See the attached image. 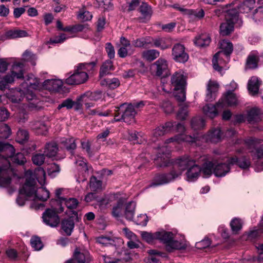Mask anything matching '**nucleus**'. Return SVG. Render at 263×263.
Masks as SVG:
<instances>
[{
	"label": "nucleus",
	"mask_w": 263,
	"mask_h": 263,
	"mask_svg": "<svg viewBox=\"0 0 263 263\" xmlns=\"http://www.w3.org/2000/svg\"><path fill=\"white\" fill-rule=\"evenodd\" d=\"M196 138L195 136L180 134L167 139L164 143L166 145L159 148V154L155 160L156 163L160 167L168 165L170 150L167 148V144H171L170 147H171L183 141L189 143L194 142Z\"/></svg>",
	"instance_id": "1"
},
{
	"label": "nucleus",
	"mask_w": 263,
	"mask_h": 263,
	"mask_svg": "<svg viewBox=\"0 0 263 263\" xmlns=\"http://www.w3.org/2000/svg\"><path fill=\"white\" fill-rule=\"evenodd\" d=\"M35 176L37 181L41 185L45 184L46 173L43 168L38 167L33 171L29 170L25 172L26 182L22 187L20 190V195L16 199L17 204L21 206L25 204L27 198H32L31 196L27 195L30 189L32 188V183H30V178L32 176Z\"/></svg>",
	"instance_id": "2"
},
{
	"label": "nucleus",
	"mask_w": 263,
	"mask_h": 263,
	"mask_svg": "<svg viewBox=\"0 0 263 263\" xmlns=\"http://www.w3.org/2000/svg\"><path fill=\"white\" fill-rule=\"evenodd\" d=\"M223 162H215L213 173L217 177L225 176L230 170L231 165L236 164L242 169L248 168L250 165L249 160L245 157L235 156L222 159Z\"/></svg>",
	"instance_id": "3"
},
{
	"label": "nucleus",
	"mask_w": 263,
	"mask_h": 263,
	"mask_svg": "<svg viewBox=\"0 0 263 263\" xmlns=\"http://www.w3.org/2000/svg\"><path fill=\"white\" fill-rule=\"evenodd\" d=\"M96 65L95 62L79 64L74 72L65 80V83L68 85H78L85 82L88 77L86 71L92 70Z\"/></svg>",
	"instance_id": "4"
},
{
	"label": "nucleus",
	"mask_w": 263,
	"mask_h": 263,
	"mask_svg": "<svg viewBox=\"0 0 263 263\" xmlns=\"http://www.w3.org/2000/svg\"><path fill=\"white\" fill-rule=\"evenodd\" d=\"M115 111L116 114L113 121L117 122L123 120L128 124L134 123L136 122L135 116L137 114V111L132 107V105H126V104L123 103L119 107H116Z\"/></svg>",
	"instance_id": "5"
},
{
	"label": "nucleus",
	"mask_w": 263,
	"mask_h": 263,
	"mask_svg": "<svg viewBox=\"0 0 263 263\" xmlns=\"http://www.w3.org/2000/svg\"><path fill=\"white\" fill-rule=\"evenodd\" d=\"M237 6L232 9L226 10L225 21L221 23L220 26V33L222 35L225 36L230 34L234 29V24L238 20Z\"/></svg>",
	"instance_id": "6"
},
{
	"label": "nucleus",
	"mask_w": 263,
	"mask_h": 263,
	"mask_svg": "<svg viewBox=\"0 0 263 263\" xmlns=\"http://www.w3.org/2000/svg\"><path fill=\"white\" fill-rule=\"evenodd\" d=\"M64 211V207L60 205V207L55 206L53 209H48L43 213L42 218L43 222L51 227H56L60 223V218L58 213Z\"/></svg>",
	"instance_id": "7"
},
{
	"label": "nucleus",
	"mask_w": 263,
	"mask_h": 263,
	"mask_svg": "<svg viewBox=\"0 0 263 263\" xmlns=\"http://www.w3.org/2000/svg\"><path fill=\"white\" fill-rule=\"evenodd\" d=\"M24 97L27 100H32L35 98V95L32 90H36L40 88V82L38 79L33 75L28 77L25 81L22 84Z\"/></svg>",
	"instance_id": "8"
},
{
	"label": "nucleus",
	"mask_w": 263,
	"mask_h": 263,
	"mask_svg": "<svg viewBox=\"0 0 263 263\" xmlns=\"http://www.w3.org/2000/svg\"><path fill=\"white\" fill-rule=\"evenodd\" d=\"M0 152H5L7 158L11 159V160L17 164L22 165L26 161L24 155L21 153H18L14 155L15 149L14 147L8 143H0ZM2 158L0 155V159Z\"/></svg>",
	"instance_id": "9"
},
{
	"label": "nucleus",
	"mask_w": 263,
	"mask_h": 263,
	"mask_svg": "<svg viewBox=\"0 0 263 263\" xmlns=\"http://www.w3.org/2000/svg\"><path fill=\"white\" fill-rule=\"evenodd\" d=\"M37 180L36 177L32 176L30 178V183H32V188L27 192V195L31 196L32 199L34 200H39L41 201H46L49 197V192L45 187H41L36 189V181Z\"/></svg>",
	"instance_id": "10"
},
{
	"label": "nucleus",
	"mask_w": 263,
	"mask_h": 263,
	"mask_svg": "<svg viewBox=\"0 0 263 263\" xmlns=\"http://www.w3.org/2000/svg\"><path fill=\"white\" fill-rule=\"evenodd\" d=\"M180 175H181V173H176L175 171H173L168 174H159L155 177L153 182L149 185V186H156L167 184L174 181Z\"/></svg>",
	"instance_id": "11"
},
{
	"label": "nucleus",
	"mask_w": 263,
	"mask_h": 263,
	"mask_svg": "<svg viewBox=\"0 0 263 263\" xmlns=\"http://www.w3.org/2000/svg\"><path fill=\"white\" fill-rule=\"evenodd\" d=\"M6 164L0 167V186H7L11 182L12 171L10 168L9 161L5 159Z\"/></svg>",
	"instance_id": "12"
},
{
	"label": "nucleus",
	"mask_w": 263,
	"mask_h": 263,
	"mask_svg": "<svg viewBox=\"0 0 263 263\" xmlns=\"http://www.w3.org/2000/svg\"><path fill=\"white\" fill-rule=\"evenodd\" d=\"M172 55L175 61L180 63H185L189 59V55L185 51L184 46L180 44H176L173 46Z\"/></svg>",
	"instance_id": "13"
},
{
	"label": "nucleus",
	"mask_w": 263,
	"mask_h": 263,
	"mask_svg": "<svg viewBox=\"0 0 263 263\" xmlns=\"http://www.w3.org/2000/svg\"><path fill=\"white\" fill-rule=\"evenodd\" d=\"M255 5V2L254 0H246L241 4L238 2H235L232 4L226 5V7L228 9H232L233 7L237 6L236 9L237 10V14L238 12L247 13L254 8Z\"/></svg>",
	"instance_id": "14"
},
{
	"label": "nucleus",
	"mask_w": 263,
	"mask_h": 263,
	"mask_svg": "<svg viewBox=\"0 0 263 263\" xmlns=\"http://www.w3.org/2000/svg\"><path fill=\"white\" fill-rule=\"evenodd\" d=\"M174 123L172 122H167L156 127L152 133V140L155 141L159 137L172 132L174 129Z\"/></svg>",
	"instance_id": "15"
},
{
	"label": "nucleus",
	"mask_w": 263,
	"mask_h": 263,
	"mask_svg": "<svg viewBox=\"0 0 263 263\" xmlns=\"http://www.w3.org/2000/svg\"><path fill=\"white\" fill-rule=\"evenodd\" d=\"M171 88L173 90L185 88V78L181 71L176 72L171 77Z\"/></svg>",
	"instance_id": "16"
},
{
	"label": "nucleus",
	"mask_w": 263,
	"mask_h": 263,
	"mask_svg": "<svg viewBox=\"0 0 263 263\" xmlns=\"http://www.w3.org/2000/svg\"><path fill=\"white\" fill-rule=\"evenodd\" d=\"M152 69L157 76L166 75L168 71V66L167 61L159 58L152 65Z\"/></svg>",
	"instance_id": "17"
},
{
	"label": "nucleus",
	"mask_w": 263,
	"mask_h": 263,
	"mask_svg": "<svg viewBox=\"0 0 263 263\" xmlns=\"http://www.w3.org/2000/svg\"><path fill=\"white\" fill-rule=\"evenodd\" d=\"M223 108L226 106L236 105L238 103V98L232 91H228L219 100Z\"/></svg>",
	"instance_id": "18"
},
{
	"label": "nucleus",
	"mask_w": 263,
	"mask_h": 263,
	"mask_svg": "<svg viewBox=\"0 0 263 263\" xmlns=\"http://www.w3.org/2000/svg\"><path fill=\"white\" fill-rule=\"evenodd\" d=\"M221 102H218L216 105L206 104L203 106L202 110L203 113L208 117L213 118L216 117L218 112L223 109V106L221 105Z\"/></svg>",
	"instance_id": "19"
},
{
	"label": "nucleus",
	"mask_w": 263,
	"mask_h": 263,
	"mask_svg": "<svg viewBox=\"0 0 263 263\" xmlns=\"http://www.w3.org/2000/svg\"><path fill=\"white\" fill-rule=\"evenodd\" d=\"M63 82L59 79H48L43 82V87L50 91H60L63 85Z\"/></svg>",
	"instance_id": "20"
},
{
	"label": "nucleus",
	"mask_w": 263,
	"mask_h": 263,
	"mask_svg": "<svg viewBox=\"0 0 263 263\" xmlns=\"http://www.w3.org/2000/svg\"><path fill=\"white\" fill-rule=\"evenodd\" d=\"M195 163V162L188 156H184L176 160L175 164V167L178 168L180 171L176 173H182V172L186 168L190 167Z\"/></svg>",
	"instance_id": "21"
},
{
	"label": "nucleus",
	"mask_w": 263,
	"mask_h": 263,
	"mask_svg": "<svg viewBox=\"0 0 263 263\" xmlns=\"http://www.w3.org/2000/svg\"><path fill=\"white\" fill-rule=\"evenodd\" d=\"M126 199L124 198H120L118 199L117 203L114 205L112 209V215L116 218H119L124 213V203Z\"/></svg>",
	"instance_id": "22"
},
{
	"label": "nucleus",
	"mask_w": 263,
	"mask_h": 263,
	"mask_svg": "<svg viewBox=\"0 0 263 263\" xmlns=\"http://www.w3.org/2000/svg\"><path fill=\"white\" fill-rule=\"evenodd\" d=\"M261 84V81L256 77H252L249 80L248 84V88L249 93L252 96L258 93L259 88Z\"/></svg>",
	"instance_id": "23"
},
{
	"label": "nucleus",
	"mask_w": 263,
	"mask_h": 263,
	"mask_svg": "<svg viewBox=\"0 0 263 263\" xmlns=\"http://www.w3.org/2000/svg\"><path fill=\"white\" fill-rule=\"evenodd\" d=\"M187 247V243L183 237H182L179 240L174 239V237L171 240L167 249L168 251L172 249L181 250L184 249Z\"/></svg>",
	"instance_id": "24"
},
{
	"label": "nucleus",
	"mask_w": 263,
	"mask_h": 263,
	"mask_svg": "<svg viewBox=\"0 0 263 263\" xmlns=\"http://www.w3.org/2000/svg\"><path fill=\"white\" fill-rule=\"evenodd\" d=\"M218 84L216 82L210 80L207 85L206 100L212 101L215 98V92L218 90Z\"/></svg>",
	"instance_id": "25"
},
{
	"label": "nucleus",
	"mask_w": 263,
	"mask_h": 263,
	"mask_svg": "<svg viewBox=\"0 0 263 263\" xmlns=\"http://www.w3.org/2000/svg\"><path fill=\"white\" fill-rule=\"evenodd\" d=\"M222 52H218L214 56L212 60L213 67L214 69L220 73L222 71V68L224 65V61L223 59Z\"/></svg>",
	"instance_id": "26"
},
{
	"label": "nucleus",
	"mask_w": 263,
	"mask_h": 263,
	"mask_svg": "<svg viewBox=\"0 0 263 263\" xmlns=\"http://www.w3.org/2000/svg\"><path fill=\"white\" fill-rule=\"evenodd\" d=\"M157 240L164 243L166 247L170 243L171 240L174 238V235L171 232H167L165 230L157 231Z\"/></svg>",
	"instance_id": "27"
},
{
	"label": "nucleus",
	"mask_w": 263,
	"mask_h": 263,
	"mask_svg": "<svg viewBox=\"0 0 263 263\" xmlns=\"http://www.w3.org/2000/svg\"><path fill=\"white\" fill-rule=\"evenodd\" d=\"M139 11L142 16L140 18L142 22H145L149 20L152 14V10L151 7L145 3H143L141 5L139 8Z\"/></svg>",
	"instance_id": "28"
},
{
	"label": "nucleus",
	"mask_w": 263,
	"mask_h": 263,
	"mask_svg": "<svg viewBox=\"0 0 263 263\" xmlns=\"http://www.w3.org/2000/svg\"><path fill=\"white\" fill-rule=\"evenodd\" d=\"M200 172H201L200 167L195 163H193V164L189 167L186 172L187 180L191 181H194L199 176Z\"/></svg>",
	"instance_id": "29"
},
{
	"label": "nucleus",
	"mask_w": 263,
	"mask_h": 263,
	"mask_svg": "<svg viewBox=\"0 0 263 263\" xmlns=\"http://www.w3.org/2000/svg\"><path fill=\"white\" fill-rule=\"evenodd\" d=\"M58 151L57 144L54 142L47 143L44 148V154L48 157L55 156Z\"/></svg>",
	"instance_id": "30"
},
{
	"label": "nucleus",
	"mask_w": 263,
	"mask_h": 263,
	"mask_svg": "<svg viewBox=\"0 0 263 263\" xmlns=\"http://www.w3.org/2000/svg\"><path fill=\"white\" fill-rule=\"evenodd\" d=\"M210 42V37L206 34H202L197 36L194 40V44L199 47H204L208 46Z\"/></svg>",
	"instance_id": "31"
},
{
	"label": "nucleus",
	"mask_w": 263,
	"mask_h": 263,
	"mask_svg": "<svg viewBox=\"0 0 263 263\" xmlns=\"http://www.w3.org/2000/svg\"><path fill=\"white\" fill-rule=\"evenodd\" d=\"M28 36L27 32L23 30H10L6 32L4 36L5 39H12L17 37H24Z\"/></svg>",
	"instance_id": "32"
},
{
	"label": "nucleus",
	"mask_w": 263,
	"mask_h": 263,
	"mask_svg": "<svg viewBox=\"0 0 263 263\" xmlns=\"http://www.w3.org/2000/svg\"><path fill=\"white\" fill-rule=\"evenodd\" d=\"M219 46L221 50L219 52H222V54L228 59L233 49L232 44L228 41L222 40L220 42Z\"/></svg>",
	"instance_id": "33"
},
{
	"label": "nucleus",
	"mask_w": 263,
	"mask_h": 263,
	"mask_svg": "<svg viewBox=\"0 0 263 263\" xmlns=\"http://www.w3.org/2000/svg\"><path fill=\"white\" fill-rule=\"evenodd\" d=\"M260 110L258 108L254 107L248 113L247 120L249 123L257 122L260 120Z\"/></svg>",
	"instance_id": "34"
},
{
	"label": "nucleus",
	"mask_w": 263,
	"mask_h": 263,
	"mask_svg": "<svg viewBox=\"0 0 263 263\" xmlns=\"http://www.w3.org/2000/svg\"><path fill=\"white\" fill-rule=\"evenodd\" d=\"M74 223L71 218L64 219L62 222V228L68 236L70 235L74 228Z\"/></svg>",
	"instance_id": "35"
},
{
	"label": "nucleus",
	"mask_w": 263,
	"mask_h": 263,
	"mask_svg": "<svg viewBox=\"0 0 263 263\" xmlns=\"http://www.w3.org/2000/svg\"><path fill=\"white\" fill-rule=\"evenodd\" d=\"M114 70L112 62L110 60L105 61L100 68L99 74L100 78L109 74L110 71Z\"/></svg>",
	"instance_id": "36"
},
{
	"label": "nucleus",
	"mask_w": 263,
	"mask_h": 263,
	"mask_svg": "<svg viewBox=\"0 0 263 263\" xmlns=\"http://www.w3.org/2000/svg\"><path fill=\"white\" fill-rule=\"evenodd\" d=\"M22 91V90L12 89L7 94V97L12 102L18 103L23 99Z\"/></svg>",
	"instance_id": "37"
},
{
	"label": "nucleus",
	"mask_w": 263,
	"mask_h": 263,
	"mask_svg": "<svg viewBox=\"0 0 263 263\" xmlns=\"http://www.w3.org/2000/svg\"><path fill=\"white\" fill-rule=\"evenodd\" d=\"M160 53L155 49L144 51L142 53V58L148 61H152L159 57Z\"/></svg>",
	"instance_id": "38"
},
{
	"label": "nucleus",
	"mask_w": 263,
	"mask_h": 263,
	"mask_svg": "<svg viewBox=\"0 0 263 263\" xmlns=\"http://www.w3.org/2000/svg\"><path fill=\"white\" fill-rule=\"evenodd\" d=\"M135 208L136 203L133 201L127 204L124 210V215L127 219L131 220L133 219Z\"/></svg>",
	"instance_id": "39"
},
{
	"label": "nucleus",
	"mask_w": 263,
	"mask_h": 263,
	"mask_svg": "<svg viewBox=\"0 0 263 263\" xmlns=\"http://www.w3.org/2000/svg\"><path fill=\"white\" fill-rule=\"evenodd\" d=\"M100 83L102 85L108 86L111 89H115L120 84L119 79L116 78L102 79L101 80Z\"/></svg>",
	"instance_id": "40"
},
{
	"label": "nucleus",
	"mask_w": 263,
	"mask_h": 263,
	"mask_svg": "<svg viewBox=\"0 0 263 263\" xmlns=\"http://www.w3.org/2000/svg\"><path fill=\"white\" fill-rule=\"evenodd\" d=\"M258 61V57L254 53H251L248 57L246 67L247 68L253 69L257 66Z\"/></svg>",
	"instance_id": "41"
},
{
	"label": "nucleus",
	"mask_w": 263,
	"mask_h": 263,
	"mask_svg": "<svg viewBox=\"0 0 263 263\" xmlns=\"http://www.w3.org/2000/svg\"><path fill=\"white\" fill-rule=\"evenodd\" d=\"M191 124L194 130H199L204 127L205 121L201 117H196L192 119Z\"/></svg>",
	"instance_id": "42"
},
{
	"label": "nucleus",
	"mask_w": 263,
	"mask_h": 263,
	"mask_svg": "<svg viewBox=\"0 0 263 263\" xmlns=\"http://www.w3.org/2000/svg\"><path fill=\"white\" fill-rule=\"evenodd\" d=\"M66 190L64 189H59L55 191V196L57 199L55 201H52L53 204H57L58 207H60V205L62 206L63 201L66 198L64 196V192H66Z\"/></svg>",
	"instance_id": "43"
},
{
	"label": "nucleus",
	"mask_w": 263,
	"mask_h": 263,
	"mask_svg": "<svg viewBox=\"0 0 263 263\" xmlns=\"http://www.w3.org/2000/svg\"><path fill=\"white\" fill-rule=\"evenodd\" d=\"M208 139L213 143H217L220 140L221 133L219 129H214L210 131Z\"/></svg>",
	"instance_id": "44"
},
{
	"label": "nucleus",
	"mask_w": 263,
	"mask_h": 263,
	"mask_svg": "<svg viewBox=\"0 0 263 263\" xmlns=\"http://www.w3.org/2000/svg\"><path fill=\"white\" fill-rule=\"evenodd\" d=\"M140 234L142 239L148 243H152L154 240H157V232L152 233L145 231H141Z\"/></svg>",
	"instance_id": "45"
},
{
	"label": "nucleus",
	"mask_w": 263,
	"mask_h": 263,
	"mask_svg": "<svg viewBox=\"0 0 263 263\" xmlns=\"http://www.w3.org/2000/svg\"><path fill=\"white\" fill-rule=\"evenodd\" d=\"M61 171L60 167L56 163L50 164L47 167V173L48 175L52 177H55L60 173Z\"/></svg>",
	"instance_id": "46"
},
{
	"label": "nucleus",
	"mask_w": 263,
	"mask_h": 263,
	"mask_svg": "<svg viewBox=\"0 0 263 263\" xmlns=\"http://www.w3.org/2000/svg\"><path fill=\"white\" fill-rule=\"evenodd\" d=\"M214 168V163L210 162L204 164L202 170H201V172L202 173L204 177H208L213 172Z\"/></svg>",
	"instance_id": "47"
},
{
	"label": "nucleus",
	"mask_w": 263,
	"mask_h": 263,
	"mask_svg": "<svg viewBox=\"0 0 263 263\" xmlns=\"http://www.w3.org/2000/svg\"><path fill=\"white\" fill-rule=\"evenodd\" d=\"M73 157L75 159L74 163L79 167V170L85 172H87L88 170L87 163L83 157L79 156H73Z\"/></svg>",
	"instance_id": "48"
},
{
	"label": "nucleus",
	"mask_w": 263,
	"mask_h": 263,
	"mask_svg": "<svg viewBox=\"0 0 263 263\" xmlns=\"http://www.w3.org/2000/svg\"><path fill=\"white\" fill-rule=\"evenodd\" d=\"M61 143L68 151H73L77 147L76 144L75 143V140L73 138H70L69 139H63L61 141Z\"/></svg>",
	"instance_id": "49"
},
{
	"label": "nucleus",
	"mask_w": 263,
	"mask_h": 263,
	"mask_svg": "<svg viewBox=\"0 0 263 263\" xmlns=\"http://www.w3.org/2000/svg\"><path fill=\"white\" fill-rule=\"evenodd\" d=\"M153 43L154 46L160 48L162 50L169 48V45L166 43L165 39L163 38L153 39Z\"/></svg>",
	"instance_id": "50"
},
{
	"label": "nucleus",
	"mask_w": 263,
	"mask_h": 263,
	"mask_svg": "<svg viewBox=\"0 0 263 263\" xmlns=\"http://www.w3.org/2000/svg\"><path fill=\"white\" fill-rule=\"evenodd\" d=\"M230 226L233 233L236 234L242 228V222L240 219L235 218L232 220Z\"/></svg>",
	"instance_id": "51"
},
{
	"label": "nucleus",
	"mask_w": 263,
	"mask_h": 263,
	"mask_svg": "<svg viewBox=\"0 0 263 263\" xmlns=\"http://www.w3.org/2000/svg\"><path fill=\"white\" fill-rule=\"evenodd\" d=\"M30 243L35 250L39 251L42 249L43 245L40 238L37 236H33L30 240Z\"/></svg>",
	"instance_id": "52"
},
{
	"label": "nucleus",
	"mask_w": 263,
	"mask_h": 263,
	"mask_svg": "<svg viewBox=\"0 0 263 263\" xmlns=\"http://www.w3.org/2000/svg\"><path fill=\"white\" fill-rule=\"evenodd\" d=\"M63 203H65L66 207L70 210L76 209L79 204V202L76 198H69L68 199L66 198Z\"/></svg>",
	"instance_id": "53"
},
{
	"label": "nucleus",
	"mask_w": 263,
	"mask_h": 263,
	"mask_svg": "<svg viewBox=\"0 0 263 263\" xmlns=\"http://www.w3.org/2000/svg\"><path fill=\"white\" fill-rule=\"evenodd\" d=\"M33 129L35 130L38 134H44L46 131V127L44 124L40 122H36L31 126Z\"/></svg>",
	"instance_id": "54"
},
{
	"label": "nucleus",
	"mask_w": 263,
	"mask_h": 263,
	"mask_svg": "<svg viewBox=\"0 0 263 263\" xmlns=\"http://www.w3.org/2000/svg\"><path fill=\"white\" fill-rule=\"evenodd\" d=\"M28 139L27 131L24 129L19 130L17 133V141L20 143H23Z\"/></svg>",
	"instance_id": "55"
},
{
	"label": "nucleus",
	"mask_w": 263,
	"mask_h": 263,
	"mask_svg": "<svg viewBox=\"0 0 263 263\" xmlns=\"http://www.w3.org/2000/svg\"><path fill=\"white\" fill-rule=\"evenodd\" d=\"M161 107L166 114H171L174 110V107L172 103L168 100L163 101Z\"/></svg>",
	"instance_id": "56"
},
{
	"label": "nucleus",
	"mask_w": 263,
	"mask_h": 263,
	"mask_svg": "<svg viewBox=\"0 0 263 263\" xmlns=\"http://www.w3.org/2000/svg\"><path fill=\"white\" fill-rule=\"evenodd\" d=\"M78 17L82 21H88L92 18V15L89 11L83 9L80 11Z\"/></svg>",
	"instance_id": "57"
},
{
	"label": "nucleus",
	"mask_w": 263,
	"mask_h": 263,
	"mask_svg": "<svg viewBox=\"0 0 263 263\" xmlns=\"http://www.w3.org/2000/svg\"><path fill=\"white\" fill-rule=\"evenodd\" d=\"M128 134V139L133 143L140 144L142 143L141 136L138 134V133H136V132H129Z\"/></svg>",
	"instance_id": "58"
},
{
	"label": "nucleus",
	"mask_w": 263,
	"mask_h": 263,
	"mask_svg": "<svg viewBox=\"0 0 263 263\" xmlns=\"http://www.w3.org/2000/svg\"><path fill=\"white\" fill-rule=\"evenodd\" d=\"M253 19L257 23L263 22V6L255 10L253 14Z\"/></svg>",
	"instance_id": "59"
},
{
	"label": "nucleus",
	"mask_w": 263,
	"mask_h": 263,
	"mask_svg": "<svg viewBox=\"0 0 263 263\" xmlns=\"http://www.w3.org/2000/svg\"><path fill=\"white\" fill-rule=\"evenodd\" d=\"M174 95L176 99L179 102H183L185 100V88L174 90Z\"/></svg>",
	"instance_id": "60"
},
{
	"label": "nucleus",
	"mask_w": 263,
	"mask_h": 263,
	"mask_svg": "<svg viewBox=\"0 0 263 263\" xmlns=\"http://www.w3.org/2000/svg\"><path fill=\"white\" fill-rule=\"evenodd\" d=\"M151 42L148 41L147 38H140L133 40L132 45L135 47H142L145 45L150 44Z\"/></svg>",
	"instance_id": "61"
},
{
	"label": "nucleus",
	"mask_w": 263,
	"mask_h": 263,
	"mask_svg": "<svg viewBox=\"0 0 263 263\" xmlns=\"http://www.w3.org/2000/svg\"><path fill=\"white\" fill-rule=\"evenodd\" d=\"M45 154H36L33 155L32 157V160L34 164L41 165L45 161Z\"/></svg>",
	"instance_id": "62"
},
{
	"label": "nucleus",
	"mask_w": 263,
	"mask_h": 263,
	"mask_svg": "<svg viewBox=\"0 0 263 263\" xmlns=\"http://www.w3.org/2000/svg\"><path fill=\"white\" fill-rule=\"evenodd\" d=\"M210 245V240L205 238L201 241L196 242L195 247L198 249H202L208 247Z\"/></svg>",
	"instance_id": "63"
},
{
	"label": "nucleus",
	"mask_w": 263,
	"mask_h": 263,
	"mask_svg": "<svg viewBox=\"0 0 263 263\" xmlns=\"http://www.w3.org/2000/svg\"><path fill=\"white\" fill-rule=\"evenodd\" d=\"M105 50L108 57L111 59L114 58L115 51L114 46L110 43H107L105 45Z\"/></svg>",
	"instance_id": "64"
}]
</instances>
